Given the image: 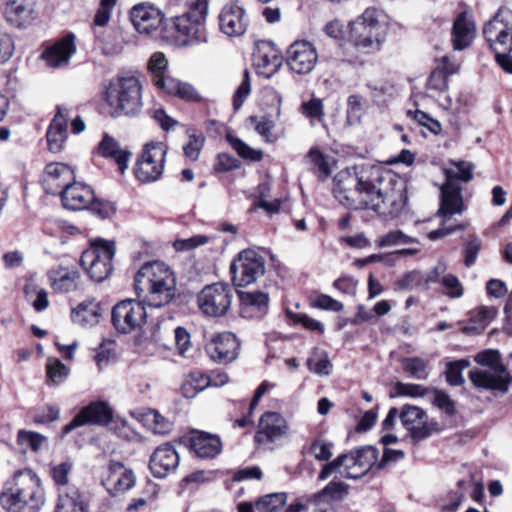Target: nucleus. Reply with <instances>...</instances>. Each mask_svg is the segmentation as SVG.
<instances>
[{
	"label": "nucleus",
	"mask_w": 512,
	"mask_h": 512,
	"mask_svg": "<svg viewBox=\"0 0 512 512\" xmlns=\"http://www.w3.org/2000/svg\"><path fill=\"white\" fill-rule=\"evenodd\" d=\"M408 186L398 175L378 169L367 178L355 172L341 171L334 179L333 193L343 206L358 210L370 209L384 217L395 218L408 201Z\"/></svg>",
	"instance_id": "f257e3e1"
},
{
	"label": "nucleus",
	"mask_w": 512,
	"mask_h": 512,
	"mask_svg": "<svg viewBox=\"0 0 512 512\" xmlns=\"http://www.w3.org/2000/svg\"><path fill=\"white\" fill-rule=\"evenodd\" d=\"M134 287L138 297L154 308L169 304L177 291L176 278L170 268L162 262L145 263L136 273Z\"/></svg>",
	"instance_id": "f03ea898"
},
{
	"label": "nucleus",
	"mask_w": 512,
	"mask_h": 512,
	"mask_svg": "<svg viewBox=\"0 0 512 512\" xmlns=\"http://www.w3.org/2000/svg\"><path fill=\"white\" fill-rule=\"evenodd\" d=\"M44 503L41 480L29 468L16 471L0 493V504L7 512H39Z\"/></svg>",
	"instance_id": "7ed1b4c3"
},
{
	"label": "nucleus",
	"mask_w": 512,
	"mask_h": 512,
	"mask_svg": "<svg viewBox=\"0 0 512 512\" xmlns=\"http://www.w3.org/2000/svg\"><path fill=\"white\" fill-rule=\"evenodd\" d=\"M380 13L374 8H368L362 16L350 23L352 44L343 46L344 60L351 64L361 61L354 56L352 50L363 53L378 51L385 39V26L379 21Z\"/></svg>",
	"instance_id": "20e7f679"
},
{
	"label": "nucleus",
	"mask_w": 512,
	"mask_h": 512,
	"mask_svg": "<svg viewBox=\"0 0 512 512\" xmlns=\"http://www.w3.org/2000/svg\"><path fill=\"white\" fill-rule=\"evenodd\" d=\"M142 83L136 75L118 76L110 81L104 91V101L112 117H134L143 107Z\"/></svg>",
	"instance_id": "39448f33"
},
{
	"label": "nucleus",
	"mask_w": 512,
	"mask_h": 512,
	"mask_svg": "<svg viewBox=\"0 0 512 512\" xmlns=\"http://www.w3.org/2000/svg\"><path fill=\"white\" fill-rule=\"evenodd\" d=\"M475 362L482 368H474L468 376L476 388L507 393L512 384V374L502 362L498 350L487 349L474 357Z\"/></svg>",
	"instance_id": "423d86ee"
},
{
	"label": "nucleus",
	"mask_w": 512,
	"mask_h": 512,
	"mask_svg": "<svg viewBox=\"0 0 512 512\" xmlns=\"http://www.w3.org/2000/svg\"><path fill=\"white\" fill-rule=\"evenodd\" d=\"M378 455V450L373 446L351 450L349 453L341 454L333 461L325 464L318 479L326 480L336 471L346 479H359L376 465Z\"/></svg>",
	"instance_id": "0eeeda50"
},
{
	"label": "nucleus",
	"mask_w": 512,
	"mask_h": 512,
	"mask_svg": "<svg viewBox=\"0 0 512 512\" xmlns=\"http://www.w3.org/2000/svg\"><path fill=\"white\" fill-rule=\"evenodd\" d=\"M207 14L208 0H192L189 11L173 19V28L182 45H199L207 42Z\"/></svg>",
	"instance_id": "6e6552de"
},
{
	"label": "nucleus",
	"mask_w": 512,
	"mask_h": 512,
	"mask_svg": "<svg viewBox=\"0 0 512 512\" xmlns=\"http://www.w3.org/2000/svg\"><path fill=\"white\" fill-rule=\"evenodd\" d=\"M115 250L114 242L99 239L82 253L80 264L92 280L102 282L109 277Z\"/></svg>",
	"instance_id": "1a4fd4ad"
},
{
	"label": "nucleus",
	"mask_w": 512,
	"mask_h": 512,
	"mask_svg": "<svg viewBox=\"0 0 512 512\" xmlns=\"http://www.w3.org/2000/svg\"><path fill=\"white\" fill-rule=\"evenodd\" d=\"M234 294L233 289L226 283L206 285L197 296L200 311L213 318L222 317L229 311Z\"/></svg>",
	"instance_id": "9d476101"
},
{
	"label": "nucleus",
	"mask_w": 512,
	"mask_h": 512,
	"mask_svg": "<svg viewBox=\"0 0 512 512\" xmlns=\"http://www.w3.org/2000/svg\"><path fill=\"white\" fill-rule=\"evenodd\" d=\"M264 273L265 260L253 249L241 251L230 265L232 282L239 287L254 283Z\"/></svg>",
	"instance_id": "9b49d317"
},
{
	"label": "nucleus",
	"mask_w": 512,
	"mask_h": 512,
	"mask_svg": "<svg viewBox=\"0 0 512 512\" xmlns=\"http://www.w3.org/2000/svg\"><path fill=\"white\" fill-rule=\"evenodd\" d=\"M483 35L494 51H512V10L501 7L483 27Z\"/></svg>",
	"instance_id": "f8f14e48"
},
{
	"label": "nucleus",
	"mask_w": 512,
	"mask_h": 512,
	"mask_svg": "<svg viewBox=\"0 0 512 512\" xmlns=\"http://www.w3.org/2000/svg\"><path fill=\"white\" fill-rule=\"evenodd\" d=\"M166 154L167 146L163 142L146 144L135 167L137 179L144 183L158 180L164 171Z\"/></svg>",
	"instance_id": "ddd939ff"
},
{
	"label": "nucleus",
	"mask_w": 512,
	"mask_h": 512,
	"mask_svg": "<svg viewBox=\"0 0 512 512\" xmlns=\"http://www.w3.org/2000/svg\"><path fill=\"white\" fill-rule=\"evenodd\" d=\"M101 484L112 496H118L132 489L136 476L132 468L120 461L110 460L102 475Z\"/></svg>",
	"instance_id": "4468645a"
},
{
	"label": "nucleus",
	"mask_w": 512,
	"mask_h": 512,
	"mask_svg": "<svg viewBox=\"0 0 512 512\" xmlns=\"http://www.w3.org/2000/svg\"><path fill=\"white\" fill-rule=\"evenodd\" d=\"M285 59L292 72L306 75L314 70L318 62V52L311 42L297 40L287 48Z\"/></svg>",
	"instance_id": "2eb2a0df"
},
{
	"label": "nucleus",
	"mask_w": 512,
	"mask_h": 512,
	"mask_svg": "<svg viewBox=\"0 0 512 512\" xmlns=\"http://www.w3.org/2000/svg\"><path fill=\"white\" fill-rule=\"evenodd\" d=\"M144 302L125 300L114 306L111 314L114 327L121 333H129L146 319Z\"/></svg>",
	"instance_id": "dca6fc26"
},
{
	"label": "nucleus",
	"mask_w": 512,
	"mask_h": 512,
	"mask_svg": "<svg viewBox=\"0 0 512 512\" xmlns=\"http://www.w3.org/2000/svg\"><path fill=\"white\" fill-rule=\"evenodd\" d=\"M113 420V410L105 401L91 402L83 407L74 418L63 427V434L84 425L106 426Z\"/></svg>",
	"instance_id": "f3484780"
},
{
	"label": "nucleus",
	"mask_w": 512,
	"mask_h": 512,
	"mask_svg": "<svg viewBox=\"0 0 512 512\" xmlns=\"http://www.w3.org/2000/svg\"><path fill=\"white\" fill-rule=\"evenodd\" d=\"M219 28L228 37L245 34L249 25L246 10L238 2L227 3L218 16Z\"/></svg>",
	"instance_id": "a211bd4d"
},
{
	"label": "nucleus",
	"mask_w": 512,
	"mask_h": 512,
	"mask_svg": "<svg viewBox=\"0 0 512 512\" xmlns=\"http://www.w3.org/2000/svg\"><path fill=\"white\" fill-rule=\"evenodd\" d=\"M76 53L75 36L69 33L45 47L41 58L50 68H63L69 65Z\"/></svg>",
	"instance_id": "6ab92c4d"
},
{
	"label": "nucleus",
	"mask_w": 512,
	"mask_h": 512,
	"mask_svg": "<svg viewBox=\"0 0 512 512\" xmlns=\"http://www.w3.org/2000/svg\"><path fill=\"white\" fill-rule=\"evenodd\" d=\"M240 343L231 332H226L213 338L205 347L208 356L214 362L228 364L238 357Z\"/></svg>",
	"instance_id": "aec40b11"
},
{
	"label": "nucleus",
	"mask_w": 512,
	"mask_h": 512,
	"mask_svg": "<svg viewBox=\"0 0 512 512\" xmlns=\"http://www.w3.org/2000/svg\"><path fill=\"white\" fill-rule=\"evenodd\" d=\"M239 314L248 320H261L269 311V296L262 291H240Z\"/></svg>",
	"instance_id": "412c9836"
},
{
	"label": "nucleus",
	"mask_w": 512,
	"mask_h": 512,
	"mask_svg": "<svg viewBox=\"0 0 512 512\" xmlns=\"http://www.w3.org/2000/svg\"><path fill=\"white\" fill-rule=\"evenodd\" d=\"M180 457L170 443L158 446L149 460V469L155 478H165L179 466Z\"/></svg>",
	"instance_id": "4be33fe9"
},
{
	"label": "nucleus",
	"mask_w": 512,
	"mask_h": 512,
	"mask_svg": "<svg viewBox=\"0 0 512 512\" xmlns=\"http://www.w3.org/2000/svg\"><path fill=\"white\" fill-rule=\"evenodd\" d=\"M287 422L277 412H266L259 421L258 430L255 434V442L259 445H269L280 439L287 433Z\"/></svg>",
	"instance_id": "5701e85b"
},
{
	"label": "nucleus",
	"mask_w": 512,
	"mask_h": 512,
	"mask_svg": "<svg viewBox=\"0 0 512 512\" xmlns=\"http://www.w3.org/2000/svg\"><path fill=\"white\" fill-rule=\"evenodd\" d=\"M130 20L139 33L150 34L161 25L163 14L155 5L144 2L131 9Z\"/></svg>",
	"instance_id": "b1692460"
},
{
	"label": "nucleus",
	"mask_w": 512,
	"mask_h": 512,
	"mask_svg": "<svg viewBox=\"0 0 512 512\" xmlns=\"http://www.w3.org/2000/svg\"><path fill=\"white\" fill-rule=\"evenodd\" d=\"M74 179L73 170L64 163H49L45 167L42 185L47 194H61Z\"/></svg>",
	"instance_id": "393cba45"
},
{
	"label": "nucleus",
	"mask_w": 512,
	"mask_h": 512,
	"mask_svg": "<svg viewBox=\"0 0 512 512\" xmlns=\"http://www.w3.org/2000/svg\"><path fill=\"white\" fill-rule=\"evenodd\" d=\"M63 206L70 210H83L96 204L94 191L88 185L81 182H70V184L61 191Z\"/></svg>",
	"instance_id": "a878e982"
},
{
	"label": "nucleus",
	"mask_w": 512,
	"mask_h": 512,
	"mask_svg": "<svg viewBox=\"0 0 512 512\" xmlns=\"http://www.w3.org/2000/svg\"><path fill=\"white\" fill-rule=\"evenodd\" d=\"M465 209L461 185L445 182L441 186L440 208L437 216L447 220L453 215L462 214Z\"/></svg>",
	"instance_id": "bb28decb"
},
{
	"label": "nucleus",
	"mask_w": 512,
	"mask_h": 512,
	"mask_svg": "<svg viewBox=\"0 0 512 512\" xmlns=\"http://www.w3.org/2000/svg\"><path fill=\"white\" fill-rule=\"evenodd\" d=\"M400 419L416 440H423L432 433L425 411L417 406L405 405L400 413Z\"/></svg>",
	"instance_id": "cd10ccee"
},
{
	"label": "nucleus",
	"mask_w": 512,
	"mask_h": 512,
	"mask_svg": "<svg viewBox=\"0 0 512 512\" xmlns=\"http://www.w3.org/2000/svg\"><path fill=\"white\" fill-rule=\"evenodd\" d=\"M69 117V109L63 106H57V113L52 119L46 133L48 148L53 153H59L64 147L67 138Z\"/></svg>",
	"instance_id": "c85d7f7f"
},
{
	"label": "nucleus",
	"mask_w": 512,
	"mask_h": 512,
	"mask_svg": "<svg viewBox=\"0 0 512 512\" xmlns=\"http://www.w3.org/2000/svg\"><path fill=\"white\" fill-rule=\"evenodd\" d=\"M475 24L467 13L463 12L457 16L452 29V44L454 50L467 48L475 37Z\"/></svg>",
	"instance_id": "c756f323"
},
{
	"label": "nucleus",
	"mask_w": 512,
	"mask_h": 512,
	"mask_svg": "<svg viewBox=\"0 0 512 512\" xmlns=\"http://www.w3.org/2000/svg\"><path fill=\"white\" fill-rule=\"evenodd\" d=\"M98 153L105 158L114 160L121 173L127 169L131 156L128 150L122 149L118 141L108 134H105L99 143Z\"/></svg>",
	"instance_id": "7c9ffc66"
},
{
	"label": "nucleus",
	"mask_w": 512,
	"mask_h": 512,
	"mask_svg": "<svg viewBox=\"0 0 512 512\" xmlns=\"http://www.w3.org/2000/svg\"><path fill=\"white\" fill-rule=\"evenodd\" d=\"M190 447L199 458H214L222 448L218 436L200 432L190 439Z\"/></svg>",
	"instance_id": "2f4dec72"
},
{
	"label": "nucleus",
	"mask_w": 512,
	"mask_h": 512,
	"mask_svg": "<svg viewBox=\"0 0 512 512\" xmlns=\"http://www.w3.org/2000/svg\"><path fill=\"white\" fill-rule=\"evenodd\" d=\"M54 512H89V505L75 488L60 492Z\"/></svg>",
	"instance_id": "473e14b6"
},
{
	"label": "nucleus",
	"mask_w": 512,
	"mask_h": 512,
	"mask_svg": "<svg viewBox=\"0 0 512 512\" xmlns=\"http://www.w3.org/2000/svg\"><path fill=\"white\" fill-rule=\"evenodd\" d=\"M50 280L56 292L69 293L78 289L80 274L77 270L60 267L53 272Z\"/></svg>",
	"instance_id": "72a5a7b5"
},
{
	"label": "nucleus",
	"mask_w": 512,
	"mask_h": 512,
	"mask_svg": "<svg viewBox=\"0 0 512 512\" xmlns=\"http://www.w3.org/2000/svg\"><path fill=\"white\" fill-rule=\"evenodd\" d=\"M168 60L162 52H155L148 61V71L151 75L153 84L162 90L166 85V80L172 77L166 75Z\"/></svg>",
	"instance_id": "f704fd0d"
},
{
	"label": "nucleus",
	"mask_w": 512,
	"mask_h": 512,
	"mask_svg": "<svg viewBox=\"0 0 512 512\" xmlns=\"http://www.w3.org/2000/svg\"><path fill=\"white\" fill-rule=\"evenodd\" d=\"M16 443L20 450L24 453L31 451L39 453L48 446V439L46 436L28 430H19L17 433Z\"/></svg>",
	"instance_id": "c9c22d12"
},
{
	"label": "nucleus",
	"mask_w": 512,
	"mask_h": 512,
	"mask_svg": "<svg viewBox=\"0 0 512 512\" xmlns=\"http://www.w3.org/2000/svg\"><path fill=\"white\" fill-rule=\"evenodd\" d=\"M71 317L73 322L78 325H94L98 322V318L100 317V308L98 304L93 301L82 302L73 309Z\"/></svg>",
	"instance_id": "e433bc0d"
},
{
	"label": "nucleus",
	"mask_w": 512,
	"mask_h": 512,
	"mask_svg": "<svg viewBox=\"0 0 512 512\" xmlns=\"http://www.w3.org/2000/svg\"><path fill=\"white\" fill-rule=\"evenodd\" d=\"M161 91L170 95H177L186 101H198L200 99L197 91L191 84L180 82L174 78L166 80V85Z\"/></svg>",
	"instance_id": "4c0bfd02"
},
{
	"label": "nucleus",
	"mask_w": 512,
	"mask_h": 512,
	"mask_svg": "<svg viewBox=\"0 0 512 512\" xmlns=\"http://www.w3.org/2000/svg\"><path fill=\"white\" fill-rule=\"evenodd\" d=\"M286 502V493H271L258 498L255 508L258 512H277Z\"/></svg>",
	"instance_id": "58836bf2"
},
{
	"label": "nucleus",
	"mask_w": 512,
	"mask_h": 512,
	"mask_svg": "<svg viewBox=\"0 0 512 512\" xmlns=\"http://www.w3.org/2000/svg\"><path fill=\"white\" fill-rule=\"evenodd\" d=\"M454 168L445 170L446 181L459 184L457 181L469 182L473 178V165L466 161L452 162Z\"/></svg>",
	"instance_id": "ea45409f"
},
{
	"label": "nucleus",
	"mask_w": 512,
	"mask_h": 512,
	"mask_svg": "<svg viewBox=\"0 0 512 512\" xmlns=\"http://www.w3.org/2000/svg\"><path fill=\"white\" fill-rule=\"evenodd\" d=\"M349 486L344 482L332 481L321 491H319L315 497L320 501H338L343 499L348 494Z\"/></svg>",
	"instance_id": "a19ab883"
},
{
	"label": "nucleus",
	"mask_w": 512,
	"mask_h": 512,
	"mask_svg": "<svg viewBox=\"0 0 512 512\" xmlns=\"http://www.w3.org/2000/svg\"><path fill=\"white\" fill-rule=\"evenodd\" d=\"M33 11V0H9L7 2L6 12L11 21H15V16L21 19H27Z\"/></svg>",
	"instance_id": "79ce46f5"
},
{
	"label": "nucleus",
	"mask_w": 512,
	"mask_h": 512,
	"mask_svg": "<svg viewBox=\"0 0 512 512\" xmlns=\"http://www.w3.org/2000/svg\"><path fill=\"white\" fill-rule=\"evenodd\" d=\"M227 141L241 158L255 162L262 160L263 152L261 150L251 148L241 139L232 135H227Z\"/></svg>",
	"instance_id": "37998d69"
},
{
	"label": "nucleus",
	"mask_w": 512,
	"mask_h": 512,
	"mask_svg": "<svg viewBox=\"0 0 512 512\" xmlns=\"http://www.w3.org/2000/svg\"><path fill=\"white\" fill-rule=\"evenodd\" d=\"M470 366L468 359H459L448 362L446 365V380L452 386H459L464 383L462 371Z\"/></svg>",
	"instance_id": "c03bdc74"
},
{
	"label": "nucleus",
	"mask_w": 512,
	"mask_h": 512,
	"mask_svg": "<svg viewBox=\"0 0 512 512\" xmlns=\"http://www.w3.org/2000/svg\"><path fill=\"white\" fill-rule=\"evenodd\" d=\"M403 368L405 372L417 380H425L429 375L426 361L419 357L404 359Z\"/></svg>",
	"instance_id": "a18cd8bd"
},
{
	"label": "nucleus",
	"mask_w": 512,
	"mask_h": 512,
	"mask_svg": "<svg viewBox=\"0 0 512 512\" xmlns=\"http://www.w3.org/2000/svg\"><path fill=\"white\" fill-rule=\"evenodd\" d=\"M249 122L254 126L255 131L267 142H274L275 137L272 134L274 122L267 116H250Z\"/></svg>",
	"instance_id": "49530a36"
},
{
	"label": "nucleus",
	"mask_w": 512,
	"mask_h": 512,
	"mask_svg": "<svg viewBox=\"0 0 512 512\" xmlns=\"http://www.w3.org/2000/svg\"><path fill=\"white\" fill-rule=\"evenodd\" d=\"M365 112L363 98L359 95H350L347 100V121L354 125L361 121Z\"/></svg>",
	"instance_id": "de8ad7c7"
},
{
	"label": "nucleus",
	"mask_w": 512,
	"mask_h": 512,
	"mask_svg": "<svg viewBox=\"0 0 512 512\" xmlns=\"http://www.w3.org/2000/svg\"><path fill=\"white\" fill-rule=\"evenodd\" d=\"M396 286L400 290L425 289L424 273L417 270L410 271L397 280Z\"/></svg>",
	"instance_id": "09e8293b"
},
{
	"label": "nucleus",
	"mask_w": 512,
	"mask_h": 512,
	"mask_svg": "<svg viewBox=\"0 0 512 512\" xmlns=\"http://www.w3.org/2000/svg\"><path fill=\"white\" fill-rule=\"evenodd\" d=\"M210 385V378L208 376L199 374L198 376L192 375L191 379L187 380L183 386L182 391L185 397H194L197 393L204 390Z\"/></svg>",
	"instance_id": "8fccbe9b"
},
{
	"label": "nucleus",
	"mask_w": 512,
	"mask_h": 512,
	"mask_svg": "<svg viewBox=\"0 0 512 512\" xmlns=\"http://www.w3.org/2000/svg\"><path fill=\"white\" fill-rule=\"evenodd\" d=\"M302 114L310 119L312 125H315V121H322L324 116V107L322 100L319 98H312L301 105Z\"/></svg>",
	"instance_id": "3c124183"
},
{
	"label": "nucleus",
	"mask_w": 512,
	"mask_h": 512,
	"mask_svg": "<svg viewBox=\"0 0 512 512\" xmlns=\"http://www.w3.org/2000/svg\"><path fill=\"white\" fill-rule=\"evenodd\" d=\"M407 115L413 118L419 125L426 127L434 135H438L442 131L440 122L421 110H408Z\"/></svg>",
	"instance_id": "603ef678"
},
{
	"label": "nucleus",
	"mask_w": 512,
	"mask_h": 512,
	"mask_svg": "<svg viewBox=\"0 0 512 512\" xmlns=\"http://www.w3.org/2000/svg\"><path fill=\"white\" fill-rule=\"evenodd\" d=\"M454 73V68L446 71L441 70L440 67L436 68L428 78V88L436 91H444L448 86V76Z\"/></svg>",
	"instance_id": "864d4df0"
},
{
	"label": "nucleus",
	"mask_w": 512,
	"mask_h": 512,
	"mask_svg": "<svg viewBox=\"0 0 512 512\" xmlns=\"http://www.w3.org/2000/svg\"><path fill=\"white\" fill-rule=\"evenodd\" d=\"M307 157L312 165V170L319 177L326 178L330 175L331 171L323 153L317 149H311Z\"/></svg>",
	"instance_id": "5fc2aeb1"
},
{
	"label": "nucleus",
	"mask_w": 512,
	"mask_h": 512,
	"mask_svg": "<svg viewBox=\"0 0 512 512\" xmlns=\"http://www.w3.org/2000/svg\"><path fill=\"white\" fill-rule=\"evenodd\" d=\"M417 242L416 239L404 234L401 230L390 231L381 236L378 240L380 247H389L394 245L409 244Z\"/></svg>",
	"instance_id": "6e6d98bb"
},
{
	"label": "nucleus",
	"mask_w": 512,
	"mask_h": 512,
	"mask_svg": "<svg viewBox=\"0 0 512 512\" xmlns=\"http://www.w3.org/2000/svg\"><path fill=\"white\" fill-rule=\"evenodd\" d=\"M189 142L184 145L183 151L186 157L196 161L199 158L200 152L204 145V137L195 132L188 131Z\"/></svg>",
	"instance_id": "4d7b16f0"
},
{
	"label": "nucleus",
	"mask_w": 512,
	"mask_h": 512,
	"mask_svg": "<svg viewBox=\"0 0 512 512\" xmlns=\"http://www.w3.org/2000/svg\"><path fill=\"white\" fill-rule=\"evenodd\" d=\"M481 247V240L477 236L470 235L468 237L463 248L464 263L467 267H471L475 263Z\"/></svg>",
	"instance_id": "13d9d810"
},
{
	"label": "nucleus",
	"mask_w": 512,
	"mask_h": 512,
	"mask_svg": "<svg viewBox=\"0 0 512 512\" xmlns=\"http://www.w3.org/2000/svg\"><path fill=\"white\" fill-rule=\"evenodd\" d=\"M251 92V84H250V73L246 69L243 73V79L237 90L235 91L233 95V107L234 110H239L243 103L245 102L246 98Z\"/></svg>",
	"instance_id": "bf43d9fd"
},
{
	"label": "nucleus",
	"mask_w": 512,
	"mask_h": 512,
	"mask_svg": "<svg viewBox=\"0 0 512 512\" xmlns=\"http://www.w3.org/2000/svg\"><path fill=\"white\" fill-rule=\"evenodd\" d=\"M69 369L58 359L47 364L48 378L55 384L62 383L68 376Z\"/></svg>",
	"instance_id": "052dcab7"
},
{
	"label": "nucleus",
	"mask_w": 512,
	"mask_h": 512,
	"mask_svg": "<svg viewBox=\"0 0 512 512\" xmlns=\"http://www.w3.org/2000/svg\"><path fill=\"white\" fill-rule=\"evenodd\" d=\"M115 356L114 343L112 341L103 342L97 349L95 361L97 362L99 369H102L111 360H113Z\"/></svg>",
	"instance_id": "680f3d73"
},
{
	"label": "nucleus",
	"mask_w": 512,
	"mask_h": 512,
	"mask_svg": "<svg viewBox=\"0 0 512 512\" xmlns=\"http://www.w3.org/2000/svg\"><path fill=\"white\" fill-rule=\"evenodd\" d=\"M441 284L445 289V294L451 298H459L463 295V287L459 279L452 274L444 275Z\"/></svg>",
	"instance_id": "e2e57ef3"
},
{
	"label": "nucleus",
	"mask_w": 512,
	"mask_h": 512,
	"mask_svg": "<svg viewBox=\"0 0 512 512\" xmlns=\"http://www.w3.org/2000/svg\"><path fill=\"white\" fill-rule=\"evenodd\" d=\"M287 315L295 323L303 325L308 330L317 331L319 333L324 332V325L320 321L313 319L306 314L287 311Z\"/></svg>",
	"instance_id": "0e129e2a"
},
{
	"label": "nucleus",
	"mask_w": 512,
	"mask_h": 512,
	"mask_svg": "<svg viewBox=\"0 0 512 512\" xmlns=\"http://www.w3.org/2000/svg\"><path fill=\"white\" fill-rule=\"evenodd\" d=\"M15 50L12 36L0 30V64L6 63L13 55Z\"/></svg>",
	"instance_id": "69168bd1"
},
{
	"label": "nucleus",
	"mask_w": 512,
	"mask_h": 512,
	"mask_svg": "<svg viewBox=\"0 0 512 512\" xmlns=\"http://www.w3.org/2000/svg\"><path fill=\"white\" fill-rule=\"evenodd\" d=\"M72 469V464L68 461L54 465L51 468V475L57 485L66 486L69 482V474Z\"/></svg>",
	"instance_id": "338daca9"
},
{
	"label": "nucleus",
	"mask_w": 512,
	"mask_h": 512,
	"mask_svg": "<svg viewBox=\"0 0 512 512\" xmlns=\"http://www.w3.org/2000/svg\"><path fill=\"white\" fill-rule=\"evenodd\" d=\"M332 444L316 439L312 442L310 452L318 461H328L332 457Z\"/></svg>",
	"instance_id": "774afa93"
}]
</instances>
